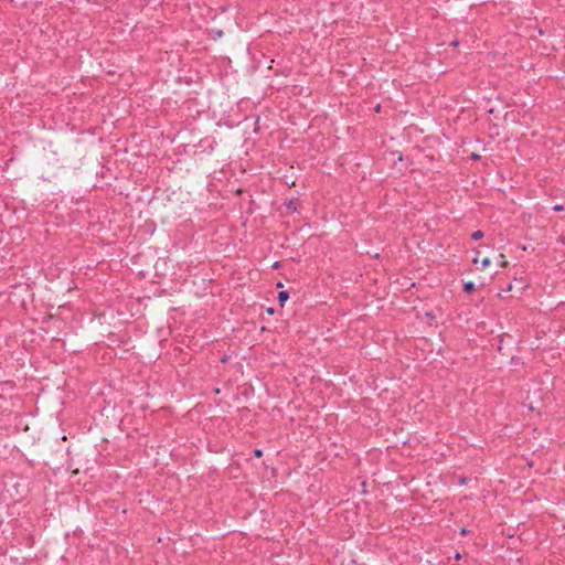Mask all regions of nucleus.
Segmentation results:
<instances>
[{
	"label": "nucleus",
	"mask_w": 565,
	"mask_h": 565,
	"mask_svg": "<svg viewBox=\"0 0 565 565\" xmlns=\"http://www.w3.org/2000/svg\"><path fill=\"white\" fill-rule=\"evenodd\" d=\"M274 312H275V309H274V308H268V309H267V313H268V315H274Z\"/></svg>",
	"instance_id": "9"
},
{
	"label": "nucleus",
	"mask_w": 565,
	"mask_h": 565,
	"mask_svg": "<svg viewBox=\"0 0 565 565\" xmlns=\"http://www.w3.org/2000/svg\"><path fill=\"white\" fill-rule=\"evenodd\" d=\"M500 258L502 259V262H501V266H502V267H507V266H508V262L505 260L504 255H503V254H501V255H500Z\"/></svg>",
	"instance_id": "8"
},
{
	"label": "nucleus",
	"mask_w": 565,
	"mask_h": 565,
	"mask_svg": "<svg viewBox=\"0 0 565 565\" xmlns=\"http://www.w3.org/2000/svg\"><path fill=\"white\" fill-rule=\"evenodd\" d=\"M490 263H491L490 258H488V257L483 258V259L481 260V266H482V268L488 267V266L490 265Z\"/></svg>",
	"instance_id": "5"
},
{
	"label": "nucleus",
	"mask_w": 565,
	"mask_h": 565,
	"mask_svg": "<svg viewBox=\"0 0 565 565\" xmlns=\"http://www.w3.org/2000/svg\"><path fill=\"white\" fill-rule=\"evenodd\" d=\"M463 289L467 292H472V291H475L476 287H475V284L472 281H468V282L463 284Z\"/></svg>",
	"instance_id": "3"
},
{
	"label": "nucleus",
	"mask_w": 565,
	"mask_h": 565,
	"mask_svg": "<svg viewBox=\"0 0 565 565\" xmlns=\"http://www.w3.org/2000/svg\"><path fill=\"white\" fill-rule=\"evenodd\" d=\"M462 535H466L468 533V531L466 529H461V532H460Z\"/></svg>",
	"instance_id": "10"
},
{
	"label": "nucleus",
	"mask_w": 565,
	"mask_h": 565,
	"mask_svg": "<svg viewBox=\"0 0 565 565\" xmlns=\"http://www.w3.org/2000/svg\"><path fill=\"white\" fill-rule=\"evenodd\" d=\"M288 298H289V292L288 291H286V290L279 291V294H278V301H279L280 306H284L285 302L288 300Z\"/></svg>",
	"instance_id": "2"
},
{
	"label": "nucleus",
	"mask_w": 565,
	"mask_h": 565,
	"mask_svg": "<svg viewBox=\"0 0 565 565\" xmlns=\"http://www.w3.org/2000/svg\"><path fill=\"white\" fill-rule=\"evenodd\" d=\"M277 287H278V288L282 287V284H281V282H278V284H277Z\"/></svg>",
	"instance_id": "13"
},
{
	"label": "nucleus",
	"mask_w": 565,
	"mask_h": 565,
	"mask_svg": "<svg viewBox=\"0 0 565 565\" xmlns=\"http://www.w3.org/2000/svg\"><path fill=\"white\" fill-rule=\"evenodd\" d=\"M298 205H299L298 200H290L286 203L287 210L292 213L298 211Z\"/></svg>",
	"instance_id": "1"
},
{
	"label": "nucleus",
	"mask_w": 565,
	"mask_h": 565,
	"mask_svg": "<svg viewBox=\"0 0 565 565\" xmlns=\"http://www.w3.org/2000/svg\"><path fill=\"white\" fill-rule=\"evenodd\" d=\"M254 456L257 457V458H260L263 456V450L260 449H255L254 450Z\"/></svg>",
	"instance_id": "7"
},
{
	"label": "nucleus",
	"mask_w": 565,
	"mask_h": 565,
	"mask_svg": "<svg viewBox=\"0 0 565 565\" xmlns=\"http://www.w3.org/2000/svg\"><path fill=\"white\" fill-rule=\"evenodd\" d=\"M472 262H473V264H478L479 259L476 257V258H473Z\"/></svg>",
	"instance_id": "12"
},
{
	"label": "nucleus",
	"mask_w": 565,
	"mask_h": 565,
	"mask_svg": "<svg viewBox=\"0 0 565 565\" xmlns=\"http://www.w3.org/2000/svg\"><path fill=\"white\" fill-rule=\"evenodd\" d=\"M483 236H484L483 232L479 230V231H476L472 233L471 238L473 241H478V239H481Z\"/></svg>",
	"instance_id": "4"
},
{
	"label": "nucleus",
	"mask_w": 565,
	"mask_h": 565,
	"mask_svg": "<svg viewBox=\"0 0 565 565\" xmlns=\"http://www.w3.org/2000/svg\"><path fill=\"white\" fill-rule=\"evenodd\" d=\"M553 210L556 211V212H561L564 210V206L562 204H556L553 206Z\"/></svg>",
	"instance_id": "6"
},
{
	"label": "nucleus",
	"mask_w": 565,
	"mask_h": 565,
	"mask_svg": "<svg viewBox=\"0 0 565 565\" xmlns=\"http://www.w3.org/2000/svg\"><path fill=\"white\" fill-rule=\"evenodd\" d=\"M472 159L477 160V159H479V156L473 153Z\"/></svg>",
	"instance_id": "11"
}]
</instances>
